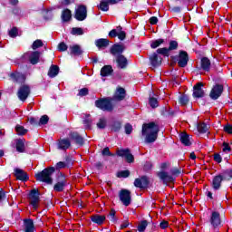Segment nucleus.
I'll return each mask as SVG.
<instances>
[{
	"label": "nucleus",
	"instance_id": "22",
	"mask_svg": "<svg viewBox=\"0 0 232 232\" xmlns=\"http://www.w3.org/2000/svg\"><path fill=\"white\" fill-rule=\"evenodd\" d=\"M150 64L154 68H157V66H160V63H162V58L159 57V54L157 53H154L150 57Z\"/></svg>",
	"mask_w": 232,
	"mask_h": 232
},
{
	"label": "nucleus",
	"instance_id": "23",
	"mask_svg": "<svg viewBox=\"0 0 232 232\" xmlns=\"http://www.w3.org/2000/svg\"><path fill=\"white\" fill-rule=\"evenodd\" d=\"M65 187H66V179L62 177L60 178L58 182L54 185L53 189L54 191L61 192V191H64Z\"/></svg>",
	"mask_w": 232,
	"mask_h": 232
},
{
	"label": "nucleus",
	"instance_id": "64",
	"mask_svg": "<svg viewBox=\"0 0 232 232\" xmlns=\"http://www.w3.org/2000/svg\"><path fill=\"white\" fill-rule=\"evenodd\" d=\"M214 160L220 164L222 162V156L220 154H214Z\"/></svg>",
	"mask_w": 232,
	"mask_h": 232
},
{
	"label": "nucleus",
	"instance_id": "35",
	"mask_svg": "<svg viewBox=\"0 0 232 232\" xmlns=\"http://www.w3.org/2000/svg\"><path fill=\"white\" fill-rule=\"evenodd\" d=\"M110 2H107L106 0H102L100 5H98V8L102 10V12H108L110 10Z\"/></svg>",
	"mask_w": 232,
	"mask_h": 232
},
{
	"label": "nucleus",
	"instance_id": "14",
	"mask_svg": "<svg viewBox=\"0 0 232 232\" xmlns=\"http://www.w3.org/2000/svg\"><path fill=\"white\" fill-rule=\"evenodd\" d=\"M203 86H204V83L202 82H198L196 85H194L193 97H195V99H200L204 97L205 93H204V90H202Z\"/></svg>",
	"mask_w": 232,
	"mask_h": 232
},
{
	"label": "nucleus",
	"instance_id": "33",
	"mask_svg": "<svg viewBox=\"0 0 232 232\" xmlns=\"http://www.w3.org/2000/svg\"><path fill=\"white\" fill-rule=\"evenodd\" d=\"M48 75L51 78L57 77L59 75V66L52 65L49 69Z\"/></svg>",
	"mask_w": 232,
	"mask_h": 232
},
{
	"label": "nucleus",
	"instance_id": "57",
	"mask_svg": "<svg viewBox=\"0 0 232 232\" xmlns=\"http://www.w3.org/2000/svg\"><path fill=\"white\" fill-rule=\"evenodd\" d=\"M223 151L225 153H229V151H231V147H229V143L223 142Z\"/></svg>",
	"mask_w": 232,
	"mask_h": 232
},
{
	"label": "nucleus",
	"instance_id": "50",
	"mask_svg": "<svg viewBox=\"0 0 232 232\" xmlns=\"http://www.w3.org/2000/svg\"><path fill=\"white\" fill-rule=\"evenodd\" d=\"M179 48V43L177 41H170L169 45V52H171L172 50H177Z\"/></svg>",
	"mask_w": 232,
	"mask_h": 232
},
{
	"label": "nucleus",
	"instance_id": "47",
	"mask_svg": "<svg viewBox=\"0 0 232 232\" xmlns=\"http://www.w3.org/2000/svg\"><path fill=\"white\" fill-rule=\"evenodd\" d=\"M189 102V98L188 97V95H181L179 97V103L182 106H186V104H188Z\"/></svg>",
	"mask_w": 232,
	"mask_h": 232
},
{
	"label": "nucleus",
	"instance_id": "56",
	"mask_svg": "<svg viewBox=\"0 0 232 232\" xmlns=\"http://www.w3.org/2000/svg\"><path fill=\"white\" fill-rule=\"evenodd\" d=\"M102 153L103 156L113 157V153L110 152V148L108 147L104 148Z\"/></svg>",
	"mask_w": 232,
	"mask_h": 232
},
{
	"label": "nucleus",
	"instance_id": "28",
	"mask_svg": "<svg viewBox=\"0 0 232 232\" xmlns=\"http://www.w3.org/2000/svg\"><path fill=\"white\" fill-rule=\"evenodd\" d=\"M14 176L18 180L25 181L28 179V175L24 170L21 169H14Z\"/></svg>",
	"mask_w": 232,
	"mask_h": 232
},
{
	"label": "nucleus",
	"instance_id": "5",
	"mask_svg": "<svg viewBox=\"0 0 232 232\" xmlns=\"http://www.w3.org/2000/svg\"><path fill=\"white\" fill-rule=\"evenodd\" d=\"M119 198L123 206L131 204V192L128 189H121L119 193Z\"/></svg>",
	"mask_w": 232,
	"mask_h": 232
},
{
	"label": "nucleus",
	"instance_id": "26",
	"mask_svg": "<svg viewBox=\"0 0 232 232\" xmlns=\"http://www.w3.org/2000/svg\"><path fill=\"white\" fill-rule=\"evenodd\" d=\"M125 97L126 90H124L122 87L118 88L114 94V101H124Z\"/></svg>",
	"mask_w": 232,
	"mask_h": 232
},
{
	"label": "nucleus",
	"instance_id": "38",
	"mask_svg": "<svg viewBox=\"0 0 232 232\" xmlns=\"http://www.w3.org/2000/svg\"><path fill=\"white\" fill-rule=\"evenodd\" d=\"M15 131L18 135H26V133H28V130L21 125H16Z\"/></svg>",
	"mask_w": 232,
	"mask_h": 232
},
{
	"label": "nucleus",
	"instance_id": "11",
	"mask_svg": "<svg viewBox=\"0 0 232 232\" xmlns=\"http://www.w3.org/2000/svg\"><path fill=\"white\" fill-rule=\"evenodd\" d=\"M116 153L118 157H124L129 163H131L134 160L133 154L130 151V149L118 150Z\"/></svg>",
	"mask_w": 232,
	"mask_h": 232
},
{
	"label": "nucleus",
	"instance_id": "24",
	"mask_svg": "<svg viewBox=\"0 0 232 232\" xmlns=\"http://www.w3.org/2000/svg\"><path fill=\"white\" fill-rule=\"evenodd\" d=\"M91 220L98 226H102V224H104V221L106 220V216L96 214L91 217Z\"/></svg>",
	"mask_w": 232,
	"mask_h": 232
},
{
	"label": "nucleus",
	"instance_id": "21",
	"mask_svg": "<svg viewBox=\"0 0 232 232\" xmlns=\"http://www.w3.org/2000/svg\"><path fill=\"white\" fill-rule=\"evenodd\" d=\"M179 139L184 146H191V144H193V141L191 140V136H189L186 132H181L179 135Z\"/></svg>",
	"mask_w": 232,
	"mask_h": 232
},
{
	"label": "nucleus",
	"instance_id": "18",
	"mask_svg": "<svg viewBox=\"0 0 232 232\" xmlns=\"http://www.w3.org/2000/svg\"><path fill=\"white\" fill-rule=\"evenodd\" d=\"M116 63L118 68L124 70L128 67V58L124 55H118L116 56Z\"/></svg>",
	"mask_w": 232,
	"mask_h": 232
},
{
	"label": "nucleus",
	"instance_id": "2",
	"mask_svg": "<svg viewBox=\"0 0 232 232\" xmlns=\"http://www.w3.org/2000/svg\"><path fill=\"white\" fill-rule=\"evenodd\" d=\"M55 173V168L50 167L47 169H44L41 172H38L35 175L36 180L39 182H44L45 184H53V179H52V175Z\"/></svg>",
	"mask_w": 232,
	"mask_h": 232
},
{
	"label": "nucleus",
	"instance_id": "31",
	"mask_svg": "<svg viewBox=\"0 0 232 232\" xmlns=\"http://www.w3.org/2000/svg\"><path fill=\"white\" fill-rule=\"evenodd\" d=\"M70 138L72 139V140H74V142L76 144H79L80 146H82V144L84 143V140L77 132H71Z\"/></svg>",
	"mask_w": 232,
	"mask_h": 232
},
{
	"label": "nucleus",
	"instance_id": "48",
	"mask_svg": "<svg viewBox=\"0 0 232 232\" xmlns=\"http://www.w3.org/2000/svg\"><path fill=\"white\" fill-rule=\"evenodd\" d=\"M42 46H44L42 40H36L32 44L33 50H37V48H42Z\"/></svg>",
	"mask_w": 232,
	"mask_h": 232
},
{
	"label": "nucleus",
	"instance_id": "13",
	"mask_svg": "<svg viewBox=\"0 0 232 232\" xmlns=\"http://www.w3.org/2000/svg\"><path fill=\"white\" fill-rule=\"evenodd\" d=\"M24 57L29 58V62L31 63V64H37V63H39V59L41 57V53L40 52H32V53H26L24 54Z\"/></svg>",
	"mask_w": 232,
	"mask_h": 232
},
{
	"label": "nucleus",
	"instance_id": "1",
	"mask_svg": "<svg viewBox=\"0 0 232 232\" xmlns=\"http://www.w3.org/2000/svg\"><path fill=\"white\" fill-rule=\"evenodd\" d=\"M159 125L155 122L145 123L142 125V136L145 137V142L151 144L157 140L159 137Z\"/></svg>",
	"mask_w": 232,
	"mask_h": 232
},
{
	"label": "nucleus",
	"instance_id": "52",
	"mask_svg": "<svg viewBox=\"0 0 232 232\" xmlns=\"http://www.w3.org/2000/svg\"><path fill=\"white\" fill-rule=\"evenodd\" d=\"M121 121H115L111 126L112 131H119V130H121Z\"/></svg>",
	"mask_w": 232,
	"mask_h": 232
},
{
	"label": "nucleus",
	"instance_id": "53",
	"mask_svg": "<svg viewBox=\"0 0 232 232\" xmlns=\"http://www.w3.org/2000/svg\"><path fill=\"white\" fill-rule=\"evenodd\" d=\"M115 210L111 209V212L109 213V218L111 222H117V218H115Z\"/></svg>",
	"mask_w": 232,
	"mask_h": 232
},
{
	"label": "nucleus",
	"instance_id": "62",
	"mask_svg": "<svg viewBox=\"0 0 232 232\" xmlns=\"http://www.w3.org/2000/svg\"><path fill=\"white\" fill-rule=\"evenodd\" d=\"M29 122L32 126H39V121L35 118H29Z\"/></svg>",
	"mask_w": 232,
	"mask_h": 232
},
{
	"label": "nucleus",
	"instance_id": "45",
	"mask_svg": "<svg viewBox=\"0 0 232 232\" xmlns=\"http://www.w3.org/2000/svg\"><path fill=\"white\" fill-rule=\"evenodd\" d=\"M48 121H50V118H48V115H44L40 118V121H38V126H44V124H48Z\"/></svg>",
	"mask_w": 232,
	"mask_h": 232
},
{
	"label": "nucleus",
	"instance_id": "20",
	"mask_svg": "<svg viewBox=\"0 0 232 232\" xmlns=\"http://www.w3.org/2000/svg\"><path fill=\"white\" fill-rule=\"evenodd\" d=\"M57 149L62 150L63 151H66L70 146H72V143L70 142V140L68 139H63L59 140L56 143Z\"/></svg>",
	"mask_w": 232,
	"mask_h": 232
},
{
	"label": "nucleus",
	"instance_id": "40",
	"mask_svg": "<svg viewBox=\"0 0 232 232\" xmlns=\"http://www.w3.org/2000/svg\"><path fill=\"white\" fill-rule=\"evenodd\" d=\"M83 124L87 130H90V128H92V119H90V114L85 115V118L83 120Z\"/></svg>",
	"mask_w": 232,
	"mask_h": 232
},
{
	"label": "nucleus",
	"instance_id": "63",
	"mask_svg": "<svg viewBox=\"0 0 232 232\" xmlns=\"http://www.w3.org/2000/svg\"><path fill=\"white\" fill-rule=\"evenodd\" d=\"M169 226V223H168V221L163 220L160 222V227L161 229H166V227H168Z\"/></svg>",
	"mask_w": 232,
	"mask_h": 232
},
{
	"label": "nucleus",
	"instance_id": "29",
	"mask_svg": "<svg viewBox=\"0 0 232 232\" xmlns=\"http://www.w3.org/2000/svg\"><path fill=\"white\" fill-rule=\"evenodd\" d=\"M24 232L35 231V227L34 226V220L32 219H24Z\"/></svg>",
	"mask_w": 232,
	"mask_h": 232
},
{
	"label": "nucleus",
	"instance_id": "42",
	"mask_svg": "<svg viewBox=\"0 0 232 232\" xmlns=\"http://www.w3.org/2000/svg\"><path fill=\"white\" fill-rule=\"evenodd\" d=\"M106 118H101L97 122V128H99V130H104V128H106Z\"/></svg>",
	"mask_w": 232,
	"mask_h": 232
},
{
	"label": "nucleus",
	"instance_id": "39",
	"mask_svg": "<svg viewBox=\"0 0 232 232\" xmlns=\"http://www.w3.org/2000/svg\"><path fill=\"white\" fill-rule=\"evenodd\" d=\"M160 44H164V39H158V40L153 41L150 44V48L155 50V48H159V46H160Z\"/></svg>",
	"mask_w": 232,
	"mask_h": 232
},
{
	"label": "nucleus",
	"instance_id": "61",
	"mask_svg": "<svg viewBox=\"0 0 232 232\" xmlns=\"http://www.w3.org/2000/svg\"><path fill=\"white\" fill-rule=\"evenodd\" d=\"M9 35L13 38L15 37L17 35V28L14 27L13 29H11L9 31Z\"/></svg>",
	"mask_w": 232,
	"mask_h": 232
},
{
	"label": "nucleus",
	"instance_id": "8",
	"mask_svg": "<svg viewBox=\"0 0 232 232\" xmlns=\"http://www.w3.org/2000/svg\"><path fill=\"white\" fill-rule=\"evenodd\" d=\"M88 15V11L86 9V5H79L78 8L75 10V19L77 21H84Z\"/></svg>",
	"mask_w": 232,
	"mask_h": 232
},
{
	"label": "nucleus",
	"instance_id": "55",
	"mask_svg": "<svg viewBox=\"0 0 232 232\" xmlns=\"http://www.w3.org/2000/svg\"><path fill=\"white\" fill-rule=\"evenodd\" d=\"M58 50L60 52H66V50H68V45H66L64 43H60L58 45Z\"/></svg>",
	"mask_w": 232,
	"mask_h": 232
},
{
	"label": "nucleus",
	"instance_id": "58",
	"mask_svg": "<svg viewBox=\"0 0 232 232\" xmlns=\"http://www.w3.org/2000/svg\"><path fill=\"white\" fill-rule=\"evenodd\" d=\"M118 35H119V30H117V29H112L109 33V37H118Z\"/></svg>",
	"mask_w": 232,
	"mask_h": 232
},
{
	"label": "nucleus",
	"instance_id": "6",
	"mask_svg": "<svg viewBox=\"0 0 232 232\" xmlns=\"http://www.w3.org/2000/svg\"><path fill=\"white\" fill-rule=\"evenodd\" d=\"M30 95V86L28 85H23L19 88L17 92V97L22 102H24L26 99H28V96Z\"/></svg>",
	"mask_w": 232,
	"mask_h": 232
},
{
	"label": "nucleus",
	"instance_id": "46",
	"mask_svg": "<svg viewBox=\"0 0 232 232\" xmlns=\"http://www.w3.org/2000/svg\"><path fill=\"white\" fill-rule=\"evenodd\" d=\"M146 227H148V221L143 220L141 221L138 226V231L142 232L146 230Z\"/></svg>",
	"mask_w": 232,
	"mask_h": 232
},
{
	"label": "nucleus",
	"instance_id": "30",
	"mask_svg": "<svg viewBox=\"0 0 232 232\" xmlns=\"http://www.w3.org/2000/svg\"><path fill=\"white\" fill-rule=\"evenodd\" d=\"M113 73V67L111 65H105L101 69L102 77H110Z\"/></svg>",
	"mask_w": 232,
	"mask_h": 232
},
{
	"label": "nucleus",
	"instance_id": "34",
	"mask_svg": "<svg viewBox=\"0 0 232 232\" xmlns=\"http://www.w3.org/2000/svg\"><path fill=\"white\" fill-rule=\"evenodd\" d=\"M62 19L63 22H68L72 19V11L70 9H65L62 13Z\"/></svg>",
	"mask_w": 232,
	"mask_h": 232
},
{
	"label": "nucleus",
	"instance_id": "60",
	"mask_svg": "<svg viewBox=\"0 0 232 232\" xmlns=\"http://www.w3.org/2000/svg\"><path fill=\"white\" fill-rule=\"evenodd\" d=\"M224 131H226V133H232V125L231 124H227L224 126Z\"/></svg>",
	"mask_w": 232,
	"mask_h": 232
},
{
	"label": "nucleus",
	"instance_id": "16",
	"mask_svg": "<svg viewBox=\"0 0 232 232\" xmlns=\"http://www.w3.org/2000/svg\"><path fill=\"white\" fill-rule=\"evenodd\" d=\"M126 50V47L122 44H114L111 48V55H114V57H119V55H122V53Z\"/></svg>",
	"mask_w": 232,
	"mask_h": 232
},
{
	"label": "nucleus",
	"instance_id": "44",
	"mask_svg": "<svg viewBox=\"0 0 232 232\" xmlns=\"http://www.w3.org/2000/svg\"><path fill=\"white\" fill-rule=\"evenodd\" d=\"M157 53H160V55H165L166 57L169 56V49L163 47L157 50Z\"/></svg>",
	"mask_w": 232,
	"mask_h": 232
},
{
	"label": "nucleus",
	"instance_id": "32",
	"mask_svg": "<svg viewBox=\"0 0 232 232\" xmlns=\"http://www.w3.org/2000/svg\"><path fill=\"white\" fill-rule=\"evenodd\" d=\"M95 45L97 48H106L110 45V41L108 39L101 38L95 41Z\"/></svg>",
	"mask_w": 232,
	"mask_h": 232
},
{
	"label": "nucleus",
	"instance_id": "4",
	"mask_svg": "<svg viewBox=\"0 0 232 232\" xmlns=\"http://www.w3.org/2000/svg\"><path fill=\"white\" fill-rule=\"evenodd\" d=\"M95 106L103 111H111V110H113V105H111V102H110L108 99L96 101Z\"/></svg>",
	"mask_w": 232,
	"mask_h": 232
},
{
	"label": "nucleus",
	"instance_id": "9",
	"mask_svg": "<svg viewBox=\"0 0 232 232\" xmlns=\"http://www.w3.org/2000/svg\"><path fill=\"white\" fill-rule=\"evenodd\" d=\"M210 224L214 227L215 229L222 226V218H220V213H218V211H214L211 213Z\"/></svg>",
	"mask_w": 232,
	"mask_h": 232
},
{
	"label": "nucleus",
	"instance_id": "54",
	"mask_svg": "<svg viewBox=\"0 0 232 232\" xmlns=\"http://www.w3.org/2000/svg\"><path fill=\"white\" fill-rule=\"evenodd\" d=\"M124 128H125V133L127 135H130L131 131H133V127L130 123L125 124Z\"/></svg>",
	"mask_w": 232,
	"mask_h": 232
},
{
	"label": "nucleus",
	"instance_id": "27",
	"mask_svg": "<svg viewBox=\"0 0 232 232\" xmlns=\"http://www.w3.org/2000/svg\"><path fill=\"white\" fill-rule=\"evenodd\" d=\"M69 50H70V55H74V56L82 55V49L79 44L71 45L69 47Z\"/></svg>",
	"mask_w": 232,
	"mask_h": 232
},
{
	"label": "nucleus",
	"instance_id": "51",
	"mask_svg": "<svg viewBox=\"0 0 232 232\" xmlns=\"http://www.w3.org/2000/svg\"><path fill=\"white\" fill-rule=\"evenodd\" d=\"M117 177H119V179L123 178L126 179L128 177H130V170H122L118 172Z\"/></svg>",
	"mask_w": 232,
	"mask_h": 232
},
{
	"label": "nucleus",
	"instance_id": "59",
	"mask_svg": "<svg viewBox=\"0 0 232 232\" xmlns=\"http://www.w3.org/2000/svg\"><path fill=\"white\" fill-rule=\"evenodd\" d=\"M78 95H80V97H84L88 95V89L87 88L81 89Z\"/></svg>",
	"mask_w": 232,
	"mask_h": 232
},
{
	"label": "nucleus",
	"instance_id": "15",
	"mask_svg": "<svg viewBox=\"0 0 232 232\" xmlns=\"http://www.w3.org/2000/svg\"><path fill=\"white\" fill-rule=\"evenodd\" d=\"M148 184H150V181L145 176L141 177L140 179H136L134 180V186L136 188H140V189H145V188H148Z\"/></svg>",
	"mask_w": 232,
	"mask_h": 232
},
{
	"label": "nucleus",
	"instance_id": "3",
	"mask_svg": "<svg viewBox=\"0 0 232 232\" xmlns=\"http://www.w3.org/2000/svg\"><path fill=\"white\" fill-rule=\"evenodd\" d=\"M223 180H229V177L227 176V174H226V170L223 173L218 174L213 178L212 179L213 189H215L216 191L218 190L222 186Z\"/></svg>",
	"mask_w": 232,
	"mask_h": 232
},
{
	"label": "nucleus",
	"instance_id": "37",
	"mask_svg": "<svg viewBox=\"0 0 232 232\" xmlns=\"http://www.w3.org/2000/svg\"><path fill=\"white\" fill-rule=\"evenodd\" d=\"M209 130V125L206 124V123H199L198 125V131L199 133H208V130Z\"/></svg>",
	"mask_w": 232,
	"mask_h": 232
},
{
	"label": "nucleus",
	"instance_id": "36",
	"mask_svg": "<svg viewBox=\"0 0 232 232\" xmlns=\"http://www.w3.org/2000/svg\"><path fill=\"white\" fill-rule=\"evenodd\" d=\"M16 151H18V153H24V140H16Z\"/></svg>",
	"mask_w": 232,
	"mask_h": 232
},
{
	"label": "nucleus",
	"instance_id": "12",
	"mask_svg": "<svg viewBox=\"0 0 232 232\" xmlns=\"http://www.w3.org/2000/svg\"><path fill=\"white\" fill-rule=\"evenodd\" d=\"M188 61H189V56L186 51L179 52L178 58V64L180 68H186L188 66Z\"/></svg>",
	"mask_w": 232,
	"mask_h": 232
},
{
	"label": "nucleus",
	"instance_id": "25",
	"mask_svg": "<svg viewBox=\"0 0 232 232\" xmlns=\"http://www.w3.org/2000/svg\"><path fill=\"white\" fill-rule=\"evenodd\" d=\"M200 66L204 72H209L211 70V61L208 57H203L200 61Z\"/></svg>",
	"mask_w": 232,
	"mask_h": 232
},
{
	"label": "nucleus",
	"instance_id": "49",
	"mask_svg": "<svg viewBox=\"0 0 232 232\" xmlns=\"http://www.w3.org/2000/svg\"><path fill=\"white\" fill-rule=\"evenodd\" d=\"M71 34L72 35H82V34H84V32L82 31V28L74 27V28H72Z\"/></svg>",
	"mask_w": 232,
	"mask_h": 232
},
{
	"label": "nucleus",
	"instance_id": "43",
	"mask_svg": "<svg viewBox=\"0 0 232 232\" xmlns=\"http://www.w3.org/2000/svg\"><path fill=\"white\" fill-rule=\"evenodd\" d=\"M149 104L150 108H157L159 106V101L155 97H150Z\"/></svg>",
	"mask_w": 232,
	"mask_h": 232
},
{
	"label": "nucleus",
	"instance_id": "41",
	"mask_svg": "<svg viewBox=\"0 0 232 232\" xmlns=\"http://www.w3.org/2000/svg\"><path fill=\"white\" fill-rule=\"evenodd\" d=\"M117 30H118V39H120V41H124V39H126V33L122 31V27L121 26H118Z\"/></svg>",
	"mask_w": 232,
	"mask_h": 232
},
{
	"label": "nucleus",
	"instance_id": "10",
	"mask_svg": "<svg viewBox=\"0 0 232 232\" xmlns=\"http://www.w3.org/2000/svg\"><path fill=\"white\" fill-rule=\"evenodd\" d=\"M29 200L31 206H33L34 209H37L39 206V190L33 189L29 194Z\"/></svg>",
	"mask_w": 232,
	"mask_h": 232
},
{
	"label": "nucleus",
	"instance_id": "17",
	"mask_svg": "<svg viewBox=\"0 0 232 232\" xmlns=\"http://www.w3.org/2000/svg\"><path fill=\"white\" fill-rule=\"evenodd\" d=\"M10 79L13 82H17L18 84H22L26 81V77L24 76L21 72H13L10 74Z\"/></svg>",
	"mask_w": 232,
	"mask_h": 232
},
{
	"label": "nucleus",
	"instance_id": "19",
	"mask_svg": "<svg viewBox=\"0 0 232 232\" xmlns=\"http://www.w3.org/2000/svg\"><path fill=\"white\" fill-rule=\"evenodd\" d=\"M159 179L162 180L163 184H168L169 182H173L175 180V178L173 176L168 174V172L161 171L158 173Z\"/></svg>",
	"mask_w": 232,
	"mask_h": 232
},
{
	"label": "nucleus",
	"instance_id": "7",
	"mask_svg": "<svg viewBox=\"0 0 232 232\" xmlns=\"http://www.w3.org/2000/svg\"><path fill=\"white\" fill-rule=\"evenodd\" d=\"M224 92V86L222 84H216L210 91L209 97L213 99V101H217L220 95H222Z\"/></svg>",
	"mask_w": 232,
	"mask_h": 232
}]
</instances>
